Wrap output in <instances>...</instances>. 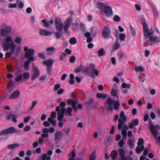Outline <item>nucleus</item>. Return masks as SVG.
I'll return each instance as SVG.
<instances>
[{"mask_svg": "<svg viewBox=\"0 0 160 160\" xmlns=\"http://www.w3.org/2000/svg\"><path fill=\"white\" fill-rule=\"evenodd\" d=\"M5 42L2 45L4 51H8L10 49L11 52H7L6 53V57L10 58L14 53L15 50V45L14 44L12 38L10 36H8L5 38Z\"/></svg>", "mask_w": 160, "mask_h": 160, "instance_id": "1", "label": "nucleus"}, {"mask_svg": "<svg viewBox=\"0 0 160 160\" xmlns=\"http://www.w3.org/2000/svg\"><path fill=\"white\" fill-rule=\"evenodd\" d=\"M66 104L65 102H62L60 103V106H58L56 108V110L58 115V119L59 121H62V120L66 112V114H68L69 116H72L71 112L73 109V108L69 107L66 109L65 108Z\"/></svg>", "mask_w": 160, "mask_h": 160, "instance_id": "2", "label": "nucleus"}, {"mask_svg": "<svg viewBox=\"0 0 160 160\" xmlns=\"http://www.w3.org/2000/svg\"><path fill=\"white\" fill-rule=\"evenodd\" d=\"M113 104V108L114 109L118 110L120 106L119 101H114L111 98L108 97L107 102L105 103L104 107L108 111L112 112L113 108L112 105Z\"/></svg>", "mask_w": 160, "mask_h": 160, "instance_id": "3", "label": "nucleus"}, {"mask_svg": "<svg viewBox=\"0 0 160 160\" xmlns=\"http://www.w3.org/2000/svg\"><path fill=\"white\" fill-rule=\"evenodd\" d=\"M149 123L150 128L152 135L154 136L156 140L160 142V136L157 138L158 134V132L160 129V126L158 125H154L152 120L150 119L149 120Z\"/></svg>", "mask_w": 160, "mask_h": 160, "instance_id": "4", "label": "nucleus"}, {"mask_svg": "<svg viewBox=\"0 0 160 160\" xmlns=\"http://www.w3.org/2000/svg\"><path fill=\"white\" fill-rule=\"evenodd\" d=\"M84 71L87 74L93 78L95 77V75L98 76L99 73V72L96 69L95 66L93 64L90 65L89 68H85Z\"/></svg>", "mask_w": 160, "mask_h": 160, "instance_id": "5", "label": "nucleus"}, {"mask_svg": "<svg viewBox=\"0 0 160 160\" xmlns=\"http://www.w3.org/2000/svg\"><path fill=\"white\" fill-rule=\"evenodd\" d=\"M142 23L143 26V34L145 38L146 39L148 38L152 35L153 32L152 30H149L145 19L142 21Z\"/></svg>", "mask_w": 160, "mask_h": 160, "instance_id": "6", "label": "nucleus"}, {"mask_svg": "<svg viewBox=\"0 0 160 160\" xmlns=\"http://www.w3.org/2000/svg\"><path fill=\"white\" fill-rule=\"evenodd\" d=\"M24 49L26 52L25 56L26 58H28V59L30 61H34L35 60V59L34 57V54L35 53L34 49H28V48L27 47H25Z\"/></svg>", "mask_w": 160, "mask_h": 160, "instance_id": "7", "label": "nucleus"}, {"mask_svg": "<svg viewBox=\"0 0 160 160\" xmlns=\"http://www.w3.org/2000/svg\"><path fill=\"white\" fill-rule=\"evenodd\" d=\"M12 27L9 25L3 24L2 25L1 35L2 36L4 37L8 35L11 32Z\"/></svg>", "mask_w": 160, "mask_h": 160, "instance_id": "8", "label": "nucleus"}, {"mask_svg": "<svg viewBox=\"0 0 160 160\" xmlns=\"http://www.w3.org/2000/svg\"><path fill=\"white\" fill-rule=\"evenodd\" d=\"M67 102L68 105H71L72 106L74 111H76L78 109H81L82 108V105L81 104H78L77 107L78 102L77 101H73L72 99H70L67 100Z\"/></svg>", "mask_w": 160, "mask_h": 160, "instance_id": "9", "label": "nucleus"}, {"mask_svg": "<svg viewBox=\"0 0 160 160\" xmlns=\"http://www.w3.org/2000/svg\"><path fill=\"white\" fill-rule=\"evenodd\" d=\"M120 116L121 118L118 120V128L119 130H121L123 128V125L125 123L127 120V117L125 116L124 112L123 111L121 112Z\"/></svg>", "mask_w": 160, "mask_h": 160, "instance_id": "10", "label": "nucleus"}, {"mask_svg": "<svg viewBox=\"0 0 160 160\" xmlns=\"http://www.w3.org/2000/svg\"><path fill=\"white\" fill-rule=\"evenodd\" d=\"M20 132L19 130L16 129L14 127H11L0 132V136L12 134L14 132L18 133Z\"/></svg>", "mask_w": 160, "mask_h": 160, "instance_id": "11", "label": "nucleus"}, {"mask_svg": "<svg viewBox=\"0 0 160 160\" xmlns=\"http://www.w3.org/2000/svg\"><path fill=\"white\" fill-rule=\"evenodd\" d=\"M55 131V129L53 127H50L49 128H45L42 130V132H43L41 135L42 138H46L49 136L48 133H53Z\"/></svg>", "mask_w": 160, "mask_h": 160, "instance_id": "12", "label": "nucleus"}, {"mask_svg": "<svg viewBox=\"0 0 160 160\" xmlns=\"http://www.w3.org/2000/svg\"><path fill=\"white\" fill-rule=\"evenodd\" d=\"M143 139L142 138H139L137 143L138 146L136 148V151L137 153H140L144 150V147L143 145Z\"/></svg>", "mask_w": 160, "mask_h": 160, "instance_id": "13", "label": "nucleus"}, {"mask_svg": "<svg viewBox=\"0 0 160 160\" xmlns=\"http://www.w3.org/2000/svg\"><path fill=\"white\" fill-rule=\"evenodd\" d=\"M118 151L119 154L120 155V158L118 160H132L133 158L132 157L128 155L125 157V152L123 149L121 148L119 149Z\"/></svg>", "mask_w": 160, "mask_h": 160, "instance_id": "14", "label": "nucleus"}, {"mask_svg": "<svg viewBox=\"0 0 160 160\" xmlns=\"http://www.w3.org/2000/svg\"><path fill=\"white\" fill-rule=\"evenodd\" d=\"M106 16L107 17L111 16L113 15V12L112 8L109 6H107L103 10Z\"/></svg>", "mask_w": 160, "mask_h": 160, "instance_id": "15", "label": "nucleus"}, {"mask_svg": "<svg viewBox=\"0 0 160 160\" xmlns=\"http://www.w3.org/2000/svg\"><path fill=\"white\" fill-rule=\"evenodd\" d=\"M110 32V29L108 26H105L102 32L103 37L105 38H108L109 37Z\"/></svg>", "mask_w": 160, "mask_h": 160, "instance_id": "16", "label": "nucleus"}, {"mask_svg": "<svg viewBox=\"0 0 160 160\" xmlns=\"http://www.w3.org/2000/svg\"><path fill=\"white\" fill-rule=\"evenodd\" d=\"M55 26L58 30H62L63 24L62 21L59 18L55 19Z\"/></svg>", "mask_w": 160, "mask_h": 160, "instance_id": "17", "label": "nucleus"}, {"mask_svg": "<svg viewBox=\"0 0 160 160\" xmlns=\"http://www.w3.org/2000/svg\"><path fill=\"white\" fill-rule=\"evenodd\" d=\"M72 22V19L71 18H68L64 23V30L66 33H69L68 31L71 23Z\"/></svg>", "mask_w": 160, "mask_h": 160, "instance_id": "18", "label": "nucleus"}, {"mask_svg": "<svg viewBox=\"0 0 160 160\" xmlns=\"http://www.w3.org/2000/svg\"><path fill=\"white\" fill-rule=\"evenodd\" d=\"M148 38L149 39V44L150 45H153L160 41L159 38L157 36H153L152 35Z\"/></svg>", "mask_w": 160, "mask_h": 160, "instance_id": "19", "label": "nucleus"}, {"mask_svg": "<svg viewBox=\"0 0 160 160\" xmlns=\"http://www.w3.org/2000/svg\"><path fill=\"white\" fill-rule=\"evenodd\" d=\"M34 74L31 76L32 80H34L37 78L40 75V72L38 69L35 66H33Z\"/></svg>", "mask_w": 160, "mask_h": 160, "instance_id": "20", "label": "nucleus"}, {"mask_svg": "<svg viewBox=\"0 0 160 160\" xmlns=\"http://www.w3.org/2000/svg\"><path fill=\"white\" fill-rule=\"evenodd\" d=\"M118 90L117 85L116 84H114L112 86L111 94L113 96H116L118 99L119 98V96L118 95Z\"/></svg>", "mask_w": 160, "mask_h": 160, "instance_id": "21", "label": "nucleus"}, {"mask_svg": "<svg viewBox=\"0 0 160 160\" xmlns=\"http://www.w3.org/2000/svg\"><path fill=\"white\" fill-rule=\"evenodd\" d=\"M39 34L41 36H49L52 34V33L46 29L40 28L39 30Z\"/></svg>", "mask_w": 160, "mask_h": 160, "instance_id": "22", "label": "nucleus"}, {"mask_svg": "<svg viewBox=\"0 0 160 160\" xmlns=\"http://www.w3.org/2000/svg\"><path fill=\"white\" fill-rule=\"evenodd\" d=\"M20 94V92L19 91H15L9 96L8 98L10 99H13L17 98L19 97Z\"/></svg>", "mask_w": 160, "mask_h": 160, "instance_id": "23", "label": "nucleus"}, {"mask_svg": "<svg viewBox=\"0 0 160 160\" xmlns=\"http://www.w3.org/2000/svg\"><path fill=\"white\" fill-rule=\"evenodd\" d=\"M107 5H105L103 2L98 1L96 2V6L99 9H103Z\"/></svg>", "mask_w": 160, "mask_h": 160, "instance_id": "24", "label": "nucleus"}, {"mask_svg": "<svg viewBox=\"0 0 160 160\" xmlns=\"http://www.w3.org/2000/svg\"><path fill=\"white\" fill-rule=\"evenodd\" d=\"M43 64L47 66L48 68H49L52 66L53 62L51 60L48 59L43 61Z\"/></svg>", "mask_w": 160, "mask_h": 160, "instance_id": "25", "label": "nucleus"}, {"mask_svg": "<svg viewBox=\"0 0 160 160\" xmlns=\"http://www.w3.org/2000/svg\"><path fill=\"white\" fill-rule=\"evenodd\" d=\"M55 49V48L54 47L47 48L46 49L47 54L48 55H50L52 54L54 52Z\"/></svg>", "mask_w": 160, "mask_h": 160, "instance_id": "26", "label": "nucleus"}, {"mask_svg": "<svg viewBox=\"0 0 160 160\" xmlns=\"http://www.w3.org/2000/svg\"><path fill=\"white\" fill-rule=\"evenodd\" d=\"M128 144L131 148H134L135 142L133 140L129 138L127 142Z\"/></svg>", "mask_w": 160, "mask_h": 160, "instance_id": "27", "label": "nucleus"}, {"mask_svg": "<svg viewBox=\"0 0 160 160\" xmlns=\"http://www.w3.org/2000/svg\"><path fill=\"white\" fill-rule=\"evenodd\" d=\"M62 133L61 131H58L55 134V138L57 140H59L62 137Z\"/></svg>", "mask_w": 160, "mask_h": 160, "instance_id": "28", "label": "nucleus"}, {"mask_svg": "<svg viewBox=\"0 0 160 160\" xmlns=\"http://www.w3.org/2000/svg\"><path fill=\"white\" fill-rule=\"evenodd\" d=\"M118 155V153L116 151L114 150L112 151L111 154V156L112 160H116L117 158Z\"/></svg>", "mask_w": 160, "mask_h": 160, "instance_id": "29", "label": "nucleus"}, {"mask_svg": "<svg viewBox=\"0 0 160 160\" xmlns=\"http://www.w3.org/2000/svg\"><path fill=\"white\" fill-rule=\"evenodd\" d=\"M17 5L18 8L22 9L23 8L24 4V3L22 2L21 0H17Z\"/></svg>", "mask_w": 160, "mask_h": 160, "instance_id": "30", "label": "nucleus"}, {"mask_svg": "<svg viewBox=\"0 0 160 160\" xmlns=\"http://www.w3.org/2000/svg\"><path fill=\"white\" fill-rule=\"evenodd\" d=\"M120 46V44L118 42H115L112 46V50L113 51L118 49L119 48Z\"/></svg>", "mask_w": 160, "mask_h": 160, "instance_id": "31", "label": "nucleus"}, {"mask_svg": "<svg viewBox=\"0 0 160 160\" xmlns=\"http://www.w3.org/2000/svg\"><path fill=\"white\" fill-rule=\"evenodd\" d=\"M122 88L123 89H130L131 87V84L130 83H126L123 82L122 85Z\"/></svg>", "mask_w": 160, "mask_h": 160, "instance_id": "32", "label": "nucleus"}, {"mask_svg": "<svg viewBox=\"0 0 160 160\" xmlns=\"http://www.w3.org/2000/svg\"><path fill=\"white\" fill-rule=\"evenodd\" d=\"M19 145L18 143H16L13 144H9L8 145V147L10 149H14L19 146Z\"/></svg>", "mask_w": 160, "mask_h": 160, "instance_id": "33", "label": "nucleus"}, {"mask_svg": "<svg viewBox=\"0 0 160 160\" xmlns=\"http://www.w3.org/2000/svg\"><path fill=\"white\" fill-rule=\"evenodd\" d=\"M121 133L122 136H123V138L124 140H126L127 135V132L126 130L125 129H122V130Z\"/></svg>", "mask_w": 160, "mask_h": 160, "instance_id": "34", "label": "nucleus"}, {"mask_svg": "<svg viewBox=\"0 0 160 160\" xmlns=\"http://www.w3.org/2000/svg\"><path fill=\"white\" fill-rule=\"evenodd\" d=\"M97 53L98 54L99 56H102L105 55L104 51L103 48H102L100 49L98 52H97Z\"/></svg>", "mask_w": 160, "mask_h": 160, "instance_id": "35", "label": "nucleus"}, {"mask_svg": "<svg viewBox=\"0 0 160 160\" xmlns=\"http://www.w3.org/2000/svg\"><path fill=\"white\" fill-rule=\"evenodd\" d=\"M126 37L125 34L121 33L119 34V38L121 42H123L125 40Z\"/></svg>", "mask_w": 160, "mask_h": 160, "instance_id": "36", "label": "nucleus"}, {"mask_svg": "<svg viewBox=\"0 0 160 160\" xmlns=\"http://www.w3.org/2000/svg\"><path fill=\"white\" fill-rule=\"evenodd\" d=\"M32 61H30V60L28 59V60L25 62L24 63V68L26 70H28V66L30 63Z\"/></svg>", "mask_w": 160, "mask_h": 160, "instance_id": "37", "label": "nucleus"}, {"mask_svg": "<svg viewBox=\"0 0 160 160\" xmlns=\"http://www.w3.org/2000/svg\"><path fill=\"white\" fill-rule=\"evenodd\" d=\"M51 157L50 156H48L46 153L44 154L42 158V160H51Z\"/></svg>", "mask_w": 160, "mask_h": 160, "instance_id": "38", "label": "nucleus"}, {"mask_svg": "<svg viewBox=\"0 0 160 160\" xmlns=\"http://www.w3.org/2000/svg\"><path fill=\"white\" fill-rule=\"evenodd\" d=\"M144 68L141 66H139L138 67L136 66L135 67V70L136 72H142L144 71Z\"/></svg>", "mask_w": 160, "mask_h": 160, "instance_id": "39", "label": "nucleus"}, {"mask_svg": "<svg viewBox=\"0 0 160 160\" xmlns=\"http://www.w3.org/2000/svg\"><path fill=\"white\" fill-rule=\"evenodd\" d=\"M117 55L118 57V59L120 61H121L122 58L124 56V54L122 53L121 51H119L118 52L117 54Z\"/></svg>", "mask_w": 160, "mask_h": 160, "instance_id": "40", "label": "nucleus"}, {"mask_svg": "<svg viewBox=\"0 0 160 160\" xmlns=\"http://www.w3.org/2000/svg\"><path fill=\"white\" fill-rule=\"evenodd\" d=\"M48 122H50L51 124L53 126H56V120L53 119L49 117L48 119Z\"/></svg>", "mask_w": 160, "mask_h": 160, "instance_id": "41", "label": "nucleus"}, {"mask_svg": "<svg viewBox=\"0 0 160 160\" xmlns=\"http://www.w3.org/2000/svg\"><path fill=\"white\" fill-rule=\"evenodd\" d=\"M58 31L57 32L55 33L56 38L57 39H59L60 38V36L62 33V30H58Z\"/></svg>", "mask_w": 160, "mask_h": 160, "instance_id": "42", "label": "nucleus"}, {"mask_svg": "<svg viewBox=\"0 0 160 160\" xmlns=\"http://www.w3.org/2000/svg\"><path fill=\"white\" fill-rule=\"evenodd\" d=\"M96 158V152L95 151H94L90 155L89 158V160H95Z\"/></svg>", "mask_w": 160, "mask_h": 160, "instance_id": "43", "label": "nucleus"}, {"mask_svg": "<svg viewBox=\"0 0 160 160\" xmlns=\"http://www.w3.org/2000/svg\"><path fill=\"white\" fill-rule=\"evenodd\" d=\"M97 97L99 98H105L107 97V95L103 93H98L97 94Z\"/></svg>", "mask_w": 160, "mask_h": 160, "instance_id": "44", "label": "nucleus"}, {"mask_svg": "<svg viewBox=\"0 0 160 160\" xmlns=\"http://www.w3.org/2000/svg\"><path fill=\"white\" fill-rule=\"evenodd\" d=\"M22 74H19L15 78V81L17 82H19L22 79Z\"/></svg>", "mask_w": 160, "mask_h": 160, "instance_id": "45", "label": "nucleus"}, {"mask_svg": "<svg viewBox=\"0 0 160 160\" xmlns=\"http://www.w3.org/2000/svg\"><path fill=\"white\" fill-rule=\"evenodd\" d=\"M83 68V66L82 65H80V66L78 68H77L75 72H76L78 73L80 71H81Z\"/></svg>", "mask_w": 160, "mask_h": 160, "instance_id": "46", "label": "nucleus"}, {"mask_svg": "<svg viewBox=\"0 0 160 160\" xmlns=\"http://www.w3.org/2000/svg\"><path fill=\"white\" fill-rule=\"evenodd\" d=\"M69 42L71 44H75L77 43V40L75 38H72L70 39Z\"/></svg>", "mask_w": 160, "mask_h": 160, "instance_id": "47", "label": "nucleus"}, {"mask_svg": "<svg viewBox=\"0 0 160 160\" xmlns=\"http://www.w3.org/2000/svg\"><path fill=\"white\" fill-rule=\"evenodd\" d=\"M113 20L116 22H119L121 21V18L118 15H116L114 17Z\"/></svg>", "mask_w": 160, "mask_h": 160, "instance_id": "48", "label": "nucleus"}, {"mask_svg": "<svg viewBox=\"0 0 160 160\" xmlns=\"http://www.w3.org/2000/svg\"><path fill=\"white\" fill-rule=\"evenodd\" d=\"M24 79H28L30 77V75L28 72H25L22 75Z\"/></svg>", "mask_w": 160, "mask_h": 160, "instance_id": "49", "label": "nucleus"}, {"mask_svg": "<svg viewBox=\"0 0 160 160\" xmlns=\"http://www.w3.org/2000/svg\"><path fill=\"white\" fill-rule=\"evenodd\" d=\"M125 140H124V139L122 138V139H121L119 142L118 145L120 147L122 148L123 147V145L125 143Z\"/></svg>", "mask_w": 160, "mask_h": 160, "instance_id": "50", "label": "nucleus"}, {"mask_svg": "<svg viewBox=\"0 0 160 160\" xmlns=\"http://www.w3.org/2000/svg\"><path fill=\"white\" fill-rule=\"evenodd\" d=\"M130 29L132 35L135 36L136 34V31L135 29L133 28L131 25H130Z\"/></svg>", "mask_w": 160, "mask_h": 160, "instance_id": "51", "label": "nucleus"}, {"mask_svg": "<svg viewBox=\"0 0 160 160\" xmlns=\"http://www.w3.org/2000/svg\"><path fill=\"white\" fill-rule=\"evenodd\" d=\"M71 130V129L70 128L68 127L65 128L63 130L66 134H68L70 132Z\"/></svg>", "mask_w": 160, "mask_h": 160, "instance_id": "52", "label": "nucleus"}, {"mask_svg": "<svg viewBox=\"0 0 160 160\" xmlns=\"http://www.w3.org/2000/svg\"><path fill=\"white\" fill-rule=\"evenodd\" d=\"M8 7L9 8H16L17 5L16 3H10L8 5Z\"/></svg>", "mask_w": 160, "mask_h": 160, "instance_id": "53", "label": "nucleus"}, {"mask_svg": "<svg viewBox=\"0 0 160 160\" xmlns=\"http://www.w3.org/2000/svg\"><path fill=\"white\" fill-rule=\"evenodd\" d=\"M21 38L20 37H18L16 38L15 40V42L16 43L19 44L21 43Z\"/></svg>", "mask_w": 160, "mask_h": 160, "instance_id": "54", "label": "nucleus"}, {"mask_svg": "<svg viewBox=\"0 0 160 160\" xmlns=\"http://www.w3.org/2000/svg\"><path fill=\"white\" fill-rule=\"evenodd\" d=\"M18 117V115H16L13 114L12 117V121L14 122H17V118Z\"/></svg>", "mask_w": 160, "mask_h": 160, "instance_id": "55", "label": "nucleus"}, {"mask_svg": "<svg viewBox=\"0 0 160 160\" xmlns=\"http://www.w3.org/2000/svg\"><path fill=\"white\" fill-rule=\"evenodd\" d=\"M133 124L134 126H137L139 124V121L138 119H135L133 120H132L131 122Z\"/></svg>", "mask_w": 160, "mask_h": 160, "instance_id": "56", "label": "nucleus"}, {"mask_svg": "<svg viewBox=\"0 0 160 160\" xmlns=\"http://www.w3.org/2000/svg\"><path fill=\"white\" fill-rule=\"evenodd\" d=\"M42 22L44 24L45 27H47L49 26V24L48 22L45 19H43L42 21Z\"/></svg>", "mask_w": 160, "mask_h": 160, "instance_id": "57", "label": "nucleus"}, {"mask_svg": "<svg viewBox=\"0 0 160 160\" xmlns=\"http://www.w3.org/2000/svg\"><path fill=\"white\" fill-rule=\"evenodd\" d=\"M42 22L44 24L45 27H47L49 26V24L48 22L45 19H43L42 21Z\"/></svg>", "mask_w": 160, "mask_h": 160, "instance_id": "58", "label": "nucleus"}, {"mask_svg": "<svg viewBox=\"0 0 160 160\" xmlns=\"http://www.w3.org/2000/svg\"><path fill=\"white\" fill-rule=\"evenodd\" d=\"M21 48L20 47H17L16 49V52L15 53V55L16 56H18L19 54V52L21 51Z\"/></svg>", "mask_w": 160, "mask_h": 160, "instance_id": "59", "label": "nucleus"}, {"mask_svg": "<svg viewBox=\"0 0 160 160\" xmlns=\"http://www.w3.org/2000/svg\"><path fill=\"white\" fill-rule=\"evenodd\" d=\"M31 129V127L29 126H25L24 128V131L27 132L28 131Z\"/></svg>", "mask_w": 160, "mask_h": 160, "instance_id": "60", "label": "nucleus"}, {"mask_svg": "<svg viewBox=\"0 0 160 160\" xmlns=\"http://www.w3.org/2000/svg\"><path fill=\"white\" fill-rule=\"evenodd\" d=\"M37 102L36 101H33L32 102V106L30 108V110H32L35 106L37 104Z\"/></svg>", "mask_w": 160, "mask_h": 160, "instance_id": "61", "label": "nucleus"}, {"mask_svg": "<svg viewBox=\"0 0 160 160\" xmlns=\"http://www.w3.org/2000/svg\"><path fill=\"white\" fill-rule=\"evenodd\" d=\"M67 56V54L65 53H63L62 55H61L60 57V58L61 60H63L64 58L66 57Z\"/></svg>", "mask_w": 160, "mask_h": 160, "instance_id": "62", "label": "nucleus"}, {"mask_svg": "<svg viewBox=\"0 0 160 160\" xmlns=\"http://www.w3.org/2000/svg\"><path fill=\"white\" fill-rule=\"evenodd\" d=\"M75 60V57L74 56H72L71 57L69 61L71 63H73Z\"/></svg>", "mask_w": 160, "mask_h": 160, "instance_id": "63", "label": "nucleus"}, {"mask_svg": "<svg viewBox=\"0 0 160 160\" xmlns=\"http://www.w3.org/2000/svg\"><path fill=\"white\" fill-rule=\"evenodd\" d=\"M43 125L45 127H48L50 126V123H49V122H48V121H44L43 123Z\"/></svg>", "mask_w": 160, "mask_h": 160, "instance_id": "64", "label": "nucleus"}]
</instances>
